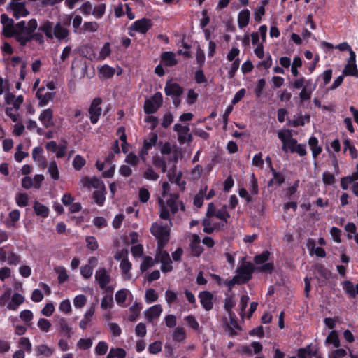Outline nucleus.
<instances>
[{
	"mask_svg": "<svg viewBox=\"0 0 358 358\" xmlns=\"http://www.w3.org/2000/svg\"><path fill=\"white\" fill-rule=\"evenodd\" d=\"M58 323L60 331L64 334L67 338H70L73 332L72 331V328L68 324L67 320L64 317H62L59 320Z\"/></svg>",
	"mask_w": 358,
	"mask_h": 358,
	"instance_id": "obj_27",
	"label": "nucleus"
},
{
	"mask_svg": "<svg viewBox=\"0 0 358 358\" xmlns=\"http://www.w3.org/2000/svg\"><path fill=\"white\" fill-rule=\"evenodd\" d=\"M95 280L101 289H105L110 282V276L106 268H99L96 271Z\"/></svg>",
	"mask_w": 358,
	"mask_h": 358,
	"instance_id": "obj_11",
	"label": "nucleus"
},
{
	"mask_svg": "<svg viewBox=\"0 0 358 358\" xmlns=\"http://www.w3.org/2000/svg\"><path fill=\"white\" fill-rule=\"evenodd\" d=\"M161 63L165 66L171 67L178 64L174 52L171 51L163 52L160 56Z\"/></svg>",
	"mask_w": 358,
	"mask_h": 358,
	"instance_id": "obj_14",
	"label": "nucleus"
},
{
	"mask_svg": "<svg viewBox=\"0 0 358 358\" xmlns=\"http://www.w3.org/2000/svg\"><path fill=\"white\" fill-rule=\"evenodd\" d=\"M53 23L49 20H46L38 27V30L45 35L49 39H53Z\"/></svg>",
	"mask_w": 358,
	"mask_h": 358,
	"instance_id": "obj_22",
	"label": "nucleus"
},
{
	"mask_svg": "<svg viewBox=\"0 0 358 358\" xmlns=\"http://www.w3.org/2000/svg\"><path fill=\"white\" fill-rule=\"evenodd\" d=\"M164 248H160L159 245H157L155 261L160 262L162 264H172L169 252L164 250Z\"/></svg>",
	"mask_w": 358,
	"mask_h": 358,
	"instance_id": "obj_17",
	"label": "nucleus"
},
{
	"mask_svg": "<svg viewBox=\"0 0 358 358\" xmlns=\"http://www.w3.org/2000/svg\"><path fill=\"white\" fill-rule=\"evenodd\" d=\"M249 190L252 194L257 195L259 193L258 182L254 173L251 176V180L249 185Z\"/></svg>",
	"mask_w": 358,
	"mask_h": 358,
	"instance_id": "obj_58",
	"label": "nucleus"
},
{
	"mask_svg": "<svg viewBox=\"0 0 358 358\" xmlns=\"http://www.w3.org/2000/svg\"><path fill=\"white\" fill-rule=\"evenodd\" d=\"M145 298L146 303H152L157 300L158 294L154 289L150 288L146 291Z\"/></svg>",
	"mask_w": 358,
	"mask_h": 358,
	"instance_id": "obj_56",
	"label": "nucleus"
},
{
	"mask_svg": "<svg viewBox=\"0 0 358 358\" xmlns=\"http://www.w3.org/2000/svg\"><path fill=\"white\" fill-rule=\"evenodd\" d=\"M43 150L41 147L38 146L33 149L32 157L34 161L41 162L45 166L46 165L45 159L42 156Z\"/></svg>",
	"mask_w": 358,
	"mask_h": 358,
	"instance_id": "obj_40",
	"label": "nucleus"
},
{
	"mask_svg": "<svg viewBox=\"0 0 358 358\" xmlns=\"http://www.w3.org/2000/svg\"><path fill=\"white\" fill-rule=\"evenodd\" d=\"M308 144L312 150L313 157L317 158L322 150V148L318 145V139L315 136H311L308 140Z\"/></svg>",
	"mask_w": 358,
	"mask_h": 358,
	"instance_id": "obj_24",
	"label": "nucleus"
},
{
	"mask_svg": "<svg viewBox=\"0 0 358 358\" xmlns=\"http://www.w3.org/2000/svg\"><path fill=\"white\" fill-rule=\"evenodd\" d=\"M165 299L169 306L178 302L177 294L171 289L165 292Z\"/></svg>",
	"mask_w": 358,
	"mask_h": 358,
	"instance_id": "obj_49",
	"label": "nucleus"
},
{
	"mask_svg": "<svg viewBox=\"0 0 358 358\" xmlns=\"http://www.w3.org/2000/svg\"><path fill=\"white\" fill-rule=\"evenodd\" d=\"M235 301L232 296H227L224 300V308L231 316L232 308L235 306Z\"/></svg>",
	"mask_w": 358,
	"mask_h": 358,
	"instance_id": "obj_60",
	"label": "nucleus"
},
{
	"mask_svg": "<svg viewBox=\"0 0 358 358\" xmlns=\"http://www.w3.org/2000/svg\"><path fill=\"white\" fill-rule=\"evenodd\" d=\"M99 29V24L96 22H85L81 27L82 34L86 31L95 32Z\"/></svg>",
	"mask_w": 358,
	"mask_h": 358,
	"instance_id": "obj_43",
	"label": "nucleus"
},
{
	"mask_svg": "<svg viewBox=\"0 0 358 358\" xmlns=\"http://www.w3.org/2000/svg\"><path fill=\"white\" fill-rule=\"evenodd\" d=\"M34 213L37 216L46 218L49 215V208L38 201H35L33 206Z\"/></svg>",
	"mask_w": 358,
	"mask_h": 358,
	"instance_id": "obj_23",
	"label": "nucleus"
},
{
	"mask_svg": "<svg viewBox=\"0 0 358 358\" xmlns=\"http://www.w3.org/2000/svg\"><path fill=\"white\" fill-rule=\"evenodd\" d=\"M29 197L26 193H17L15 196V201L18 206L22 208L28 205Z\"/></svg>",
	"mask_w": 358,
	"mask_h": 358,
	"instance_id": "obj_48",
	"label": "nucleus"
},
{
	"mask_svg": "<svg viewBox=\"0 0 358 358\" xmlns=\"http://www.w3.org/2000/svg\"><path fill=\"white\" fill-rule=\"evenodd\" d=\"M6 261L9 265L16 266L20 262L21 257L15 252L11 251L8 253Z\"/></svg>",
	"mask_w": 358,
	"mask_h": 358,
	"instance_id": "obj_51",
	"label": "nucleus"
},
{
	"mask_svg": "<svg viewBox=\"0 0 358 358\" xmlns=\"http://www.w3.org/2000/svg\"><path fill=\"white\" fill-rule=\"evenodd\" d=\"M250 13L248 9H244L238 15V24L240 29L248 26L250 21Z\"/></svg>",
	"mask_w": 358,
	"mask_h": 358,
	"instance_id": "obj_21",
	"label": "nucleus"
},
{
	"mask_svg": "<svg viewBox=\"0 0 358 358\" xmlns=\"http://www.w3.org/2000/svg\"><path fill=\"white\" fill-rule=\"evenodd\" d=\"M95 310L94 307H90L84 315V318L80 320L79 326L81 329H85L89 324V322L92 320V318L94 314Z\"/></svg>",
	"mask_w": 358,
	"mask_h": 358,
	"instance_id": "obj_31",
	"label": "nucleus"
},
{
	"mask_svg": "<svg viewBox=\"0 0 358 358\" xmlns=\"http://www.w3.org/2000/svg\"><path fill=\"white\" fill-rule=\"evenodd\" d=\"M83 183L85 187H93L95 189H104L106 188L103 182L96 177H94L90 178L89 177H85L83 179Z\"/></svg>",
	"mask_w": 358,
	"mask_h": 358,
	"instance_id": "obj_16",
	"label": "nucleus"
},
{
	"mask_svg": "<svg viewBox=\"0 0 358 358\" xmlns=\"http://www.w3.org/2000/svg\"><path fill=\"white\" fill-rule=\"evenodd\" d=\"M162 343L159 341L150 343L148 346V351L150 354H157L162 351Z\"/></svg>",
	"mask_w": 358,
	"mask_h": 358,
	"instance_id": "obj_59",
	"label": "nucleus"
},
{
	"mask_svg": "<svg viewBox=\"0 0 358 358\" xmlns=\"http://www.w3.org/2000/svg\"><path fill=\"white\" fill-rule=\"evenodd\" d=\"M173 129L177 132L178 140L180 144H184L192 141V135L189 134V127L180 124H176Z\"/></svg>",
	"mask_w": 358,
	"mask_h": 358,
	"instance_id": "obj_7",
	"label": "nucleus"
},
{
	"mask_svg": "<svg viewBox=\"0 0 358 358\" xmlns=\"http://www.w3.org/2000/svg\"><path fill=\"white\" fill-rule=\"evenodd\" d=\"M152 27V20L150 19L143 17L136 20L133 24H131L129 27V30L145 34Z\"/></svg>",
	"mask_w": 358,
	"mask_h": 358,
	"instance_id": "obj_8",
	"label": "nucleus"
},
{
	"mask_svg": "<svg viewBox=\"0 0 358 358\" xmlns=\"http://www.w3.org/2000/svg\"><path fill=\"white\" fill-rule=\"evenodd\" d=\"M45 91L44 87H41L38 88L36 93V97L38 99V106L39 107H44L47 106L50 101H52L54 99L55 92H45L43 93Z\"/></svg>",
	"mask_w": 358,
	"mask_h": 358,
	"instance_id": "obj_10",
	"label": "nucleus"
},
{
	"mask_svg": "<svg viewBox=\"0 0 358 358\" xmlns=\"http://www.w3.org/2000/svg\"><path fill=\"white\" fill-rule=\"evenodd\" d=\"M131 266L132 264L129 262L128 258H123V259H122L120 264V268L122 271V274L126 275L125 278L127 280H129L131 277V275L129 273L130 270L131 269Z\"/></svg>",
	"mask_w": 358,
	"mask_h": 358,
	"instance_id": "obj_29",
	"label": "nucleus"
},
{
	"mask_svg": "<svg viewBox=\"0 0 358 358\" xmlns=\"http://www.w3.org/2000/svg\"><path fill=\"white\" fill-rule=\"evenodd\" d=\"M186 336V333L182 327H177L175 329L173 333V340L176 342L182 341Z\"/></svg>",
	"mask_w": 358,
	"mask_h": 358,
	"instance_id": "obj_44",
	"label": "nucleus"
},
{
	"mask_svg": "<svg viewBox=\"0 0 358 358\" xmlns=\"http://www.w3.org/2000/svg\"><path fill=\"white\" fill-rule=\"evenodd\" d=\"M178 194H171L170 197L166 200V204L169 207L171 213L173 215L178 211Z\"/></svg>",
	"mask_w": 358,
	"mask_h": 358,
	"instance_id": "obj_26",
	"label": "nucleus"
},
{
	"mask_svg": "<svg viewBox=\"0 0 358 358\" xmlns=\"http://www.w3.org/2000/svg\"><path fill=\"white\" fill-rule=\"evenodd\" d=\"M153 264L154 262L152 258L150 256H146L141 264L140 269L142 273L145 272L148 268L152 267Z\"/></svg>",
	"mask_w": 358,
	"mask_h": 358,
	"instance_id": "obj_55",
	"label": "nucleus"
},
{
	"mask_svg": "<svg viewBox=\"0 0 358 358\" xmlns=\"http://www.w3.org/2000/svg\"><path fill=\"white\" fill-rule=\"evenodd\" d=\"M48 173H50L51 178L54 180H57L59 178V173L57 167V164L55 161L50 162L48 166Z\"/></svg>",
	"mask_w": 358,
	"mask_h": 358,
	"instance_id": "obj_42",
	"label": "nucleus"
},
{
	"mask_svg": "<svg viewBox=\"0 0 358 358\" xmlns=\"http://www.w3.org/2000/svg\"><path fill=\"white\" fill-rule=\"evenodd\" d=\"M163 103L162 94L161 92H156L151 99H146L144 102L143 110L145 113L152 115L155 113L162 106Z\"/></svg>",
	"mask_w": 358,
	"mask_h": 358,
	"instance_id": "obj_3",
	"label": "nucleus"
},
{
	"mask_svg": "<svg viewBox=\"0 0 358 358\" xmlns=\"http://www.w3.org/2000/svg\"><path fill=\"white\" fill-rule=\"evenodd\" d=\"M343 289L351 297L354 298L356 296V292L354 285L352 282L346 280L343 282Z\"/></svg>",
	"mask_w": 358,
	"mask_h": 358,
	"instance_id": "obj_63",
	"label": "nucleus"
},
{
	"mask_svg": "<svg viewBox=\"0 0 358 358\" xmlns=\"http://www.w3.org/2000/svg\"><path fill=\"white\" fill-rule=\"evenodd\" d=\"M102 103V99L100 97L94 98L88 108L90 120L92 124H95L98 122L102 113V108L100 105Z\"/></svg>",
	"mask_w": 358,
	"mask_h": 358,
	"instance_id": "obj_5",
	"label": "nucleus"
},
{
	"mask_svg": "<svg viewBox=\"0 0 358 358\" xmlns=\"http://www.w3.org/2000/svg\"><path fill=\"white\" fill-rule=\"evenodd\" d=\"M206 57L204 51L198 45L196 52V62L200 68H202L205 64Z\"/></svg>",
	"mask_w": 358,
	"mask_h": 358,
	"instance_id": "obj_52",
	"label": "nucleus"
},
{
	"mask_svg": "<svg viewBox=\"0 0 358 358\" xmlns=\"http://www.w3.org/2000/svg\"><path fill=\"white\" fill-rule=\"evenodd\" d=\"M127 352L122 348H111L106 358H125Z\"/></svg>",
	"mask_w": 358,
	"mask_h": 358,
	"instance_id": "obj_33",
	"label": "nucleus"
},
{
	"mask_svg": "<svg viewBox=\"0 0 358 358\" xmlns=\"http://www.w3.org/2000/svg\"><path fill=\"white\" fill-rule=\"evenodd\" d=\"M93 342L91 338H80L77 343V347L83 350L90 349L92 346Z\"/></svg>",
	"mask_w": 358,
	"mask_h": 358,
	"instance_id": "obj_53",
	"label": "nucleus"
},
{
	"mask_svg": "<svg viewBox=\"0 0 358 358\" xmlns=\"http://www.w3.org/2000/svg\"><path fill=\"white\" fill-rule=\"evenodd\" d=\"M164 93L166 96H180L183 93V88L177 83L168 80L165 85Z\"/></svg>",
	"mask_w": 358,
	"mask_h": 358,
	"instance_id": "obj_9",
	"label": "nucleus"
},
{
	"mask_svg": "<svg viewBox=\"0 0 358 358\" xmlns=\"http://www.w3.org/2000/svg\"><path fill=\"white\" fill-rule=\"evenodd\" d=\"M36 351L38 355H45L46 357H50L54 352L52 348L45 344L36 346Z\"/></svg>",
	"mask_w": 358,
	"mask_h": 358,
	"instance_id": "obj_37",
	"label": "nucleus"
},
{
	"mask_svg": "<svg viewBox=\"0 0 358 358\" xmlns=\"http://www.w3.org/2000/svg\"><path fill=\"white\" fill-rule=\"evenodd\" d=\"M2 34L6 38H15L17 41V23L3 27Z\"/></svg>",
	"mask_w": 358,
	"mask_h": 358,
	"instance_id": "obj_25",
	"label": "nucleus"
},
{
	"mask_svg": "<svg viewBox=\"0 0 358 358\" xmlns=\"http://www.w3.org/2000/svg\"><path fill=\"white\" fill-rule=\"evenodd\" d=\"M157 141V135L154 134L149 141L145 140L143 142V148L141 150V155L143 156L148 155V150L154 146Z\"/></svg>",
	"mask_w": 358,
	"mask_h": 358,
	"instance_id": "obj_28",
	"label": "nucleus"
},
{
	"mask_svg": "<svg viewBox=\"0 0 358 358\" xmlns=\"http://www.w3.org/2000/svg\"><path fill=\"white\" fill-rule=\"evenodd\" d=\"M152 164L157 169H160L162 173L166 171V162L163 157L155 156L152 158Z\"/></svg>",
	"mask_w": 358,
	"mask_h": 358,
	"instance_id": "obj_36",
	"label": "nucleus"
},
{
	"mask_svg": "<svg viewBox=\"0 0 358 358\" xmlns=\"http://www.w3.org/2000/svg\"><path fill=\"white\" fill-rule=\"evenodd\" d=\"M315 88H316L315 83H314L313 87H303L302 88L301 92L299 93V99H300L301 102L310 100L311 98V96H312V93L315 90Z\"/></svg>",
	"mask_w": 358,
	"mask_h": 358,
	"instance_id": "obj_32",
	"label": "nucleus"
},
{
	"mask_svg": "<svg viewBox=\"0 0 358 358\" xmlns=\"http://www.w3.org/2000/svg\"><path fill=\"white\" fill-rule=\"evenodd\" d=\"M326 342L332 343L334 347L338 348L340 346V341L337 333L335 331H332L327 337Z\"/></svg>",
	"mask_w": 358,
	"mask_h": 358,
	"instance_id": "obj_54",
	"label": "nucleus"
},
{
	"mask_svg": "<svg viewBox=\"0 0 358 358\" xmlns=\"http://www.w3.org/2000/svg\"><path fill=\"white\" fill-rule=\"evenodd\" d=\"M7 10L12 11L13 15L16 20L20 17H25L29 15V11L26 8L25 2H10L8 5Z\"/></svg>",
	"mask_w": 358,
	"mask_h": 358,
	"instance_id": "obj_6",
	"label": "nucleus"
},
{
	"mask_svg": "<svg viewBox=\"0 0 358 358\" xmlns=\"http://www.w3.org/2000/svg\"><path fill=\"white\" fill-rule=\"evenodd\" d=\"M128 293L130 292L127 289H122L116 292L115 301L119 306H122L124 305V302L126 301Z\"/></svg>",
	"mask_w": 358,
	"mask_h": 358,
	"instance_id": "obj_38",
	"label": "nucleus"
},
{
	"mask_svg": "<svg viewBox=\"0 0 358 358\" xmlns=\"http://www.w3.org/2000/svg\"><path fill=\"white\" fill-rule=\"evenodd\" d=\"M162 313L161 305H154L150 307L145 312V316L148 322H152L153 320L158 318Z\"/></svg>",
	"mask_w": 358,
	"mask_h": 358,
	"instance_id": "obj_15",
	"label": "nucleus"
},
{
	"mask_svg": "<svg viewBox=\"0 0 358 358\" xmlns=\"http://www.w3.org/2000/svg\"><path fill=\"white\" fill-rule=\"evenodd\" d=\"M24 301V297L19 293H14L11 301L8 303L7 308L11 310H16L20 305Z\"/></svg>",
	"mask_w": 358,
	"mask_h": 358,
	"instance_id": "obj_20",
	"label": "nucleus"
},
{
	"mask_svg": "<svg viewBox=\"0 0 358 358\" xmlns=\"http://www.w3.org/2000/svg\"><path fill=\"white\" fill-rule=\"evenodd\" d=\"M316 271L318 275L324 280H329L331 277V273L323 265L316 266Z\"/></svg>",
	"mask_w": 358,
	"mask_h": 358,
	"instance_id": "obj_45",
	"label": "nucleus"
},
{
	"mask_svg": "<svg viewBox=\"0 0 358 358\" xmlns=\"http://www.w3.org/2000/svg\"><path fill=\"white\" fill-rule=\"evenodd\" d=\"M255 267L250 262H247L245 257L241 259V264L236 269V275L242 280L243 284H246L252 278Z\"/></svg>",
	"mask_w": 358,
	"mask_h": 358,
	"instance_id": "obj_2",
	"label": "nucleus"
},
{
	"mask_svg": "<svg viewBox=\"0 0 358 358\" xmlns=\"http://www.w3.org/2000/svg\"><path fill=\"white\" fill-rule=\"evenodd\" d=\"M85 242L87 243V248L92 251L96 250L99 248L96 238L93 236H87Z\"/></svg>",
	"mask_w": 358,
	"mask_h": 358,
	"instance_id": "obj_57",
	"label": "nucleus"
},
{
	"mask_svg": "<svg viewBox=\"0 0 358 358\" xmlns=\"http://www.w3.org/2000/svg\"><path fill=\"white\" fill-rule=\"evenodd\" d=\"M265 85H266V81L264 78H261L257 81V84L254 90L255 94L257 98H259L262 96V93H263V90L265 87Z\"/></svg>",
	"mask_w": 358,
	"mask_h": 358,
	"instance_id": "obj_64",
	"label": "nucleus"
},
{
	"mask_svg": "<svg viewBox=\"0 0 358 358\" xmlns=\"http://www.w3.org/2000/svg\"><path fill=\"white\" fill-rule=\"evenodd\" d=\"M37 325L38 328L44 332H48L52 326L50 322L45 318H40Z\"/></svg>",
	"mask_w": 358,
	"mask_h": 358,
	"instance_id": "obj_62",
	"label": "nucleus"
},
{
	"mask_svg": "<svg viewBox=\"0 0 358 358\" xmlns=\"http://www.w3.org/2000/svg\"><path fill=\"white\" fill-rule=\"evenodd\" d=\"M268 0H263L262 1V6H257L255 9L254 13V19L257 22H260L262 20V16L265 14V8L264 6L268 4Z\"/></svg>",
	"mask_w": 358,
	"mask_h": 358,
	"instance_id": "obj_34",
	"label": "nucleus"
},
{
	"mask_svg": "<svg viewBox=\"0 0 358 358\" xmlns=\"http://www.w3.org/2000/svg\"><path fill=\"white\" fill-rule=\"evenodd\" d=\"M343 76L358 77V69L356 64H347L343 71Z\"/></svg>",
	"mask_w": 358,
	"mask_h": 358,
	"instance_id": "obj_39",
	"label": "nucleus"
},
{
	"mask_svg": "<svg viewBox=\"0 0 358 358\" xmlns=\"http://www.w3.org/2000/svg\"><path fill=\"white\" fill-rule=\"evenodd\" d=\"M201 306L206 310H210L213 307V294L209 291L201 292L199 294Z\"/></svg>",
	"mask_w": 358,
	"mask_h": 358,
	"instance_id": "obj_12",
	"label": "nucleus"
},
{
	"mask_svg": "<svg viewBox=\"0 0 358 358\" xmlns=\"http://www.w3.org/2000/svg\"><path fill=\"white\" fill-rule=\"evenodd\" d=\"M17 42H18L21 46L24 47L27 44V43L32 41V34H34V31L26 28V22L24 20H22L17 23Z\"/></svg>",
	"mask_w": 358,
	"mask_h": 358,
	"instance_id": "obj_4",
	"label": "nucleus"
},
{
	"mask_svg": "<svg viewBox=\"0 0 358 358\" xmlns=\"http://www.w3.org/2000/svg\"><path fill=\"white\" fill-rule=\"evenodd\" d=\"M39 120L45 128H49L54 125L53 110L51 108L43 110L39 115Z\"/></svg>",
	"mask_w": 358,
	"mask_h": 358,
	"instance_id": "obj_13",
	"label": "nucleus"
},
{
	"mask_svg": "<svg viewBox=\"0 0 358 358\" xmlns=\"http://www.w3.org/2000/svg\"><path fill=\"white\" fill-rule=\"evenodd\" d=\"M169 178L171 182H175L180 187L181 190L185 189L186 182L185 181H182V173L180 172L177 175H175L174 173L169 174Z\"/></svg>",
	"mask_w": 358,
	"mask_h": 358,
	"instance_id": "obj_41",
	"label": "nucleus"
},
{
	"mask_svg": "<svg viewBox=\"0 0 358 358\" xmlns=\"http://www.w3.org/2000/svg\"><path fill=\"white\" fill-rule=\"evenodd\" d=\"M271 172L273 175V178L271 179L268 182V186L271 187L273 184L280 186L285 181V176L280 172L277 171L273 166H271Z\"/></svg>",
	"mask_w": 358,
	"mask_h": 358,
	"instance_id": "obj_19",
	"label": "nucleus"
},
{
	"mask_svg": "<svg viewBox=\"0 0 358 358\" xmlns=\"http://www.w3.org/2000/svg\"><path fill=\"white\" fill-rule=\"evenodd\" d=\"M159 203L160 206L159 217L165 220H170V214L169 210L167 207L164 205V201L162 199H160L159 201Z\"/></svg>",
	"mask_w": 358,
	"mask_h": 358,
	"instance_id": "obj_61",
	"label": "nucleus"
},
{
	"mask_svg": "<svg viewBox=\"0 0 358 358\" xmlns=\"http://www.w3.org/2000/svg\"><path fill=\"white\" fill-rule=\"evenodd\" d=\"M106 194V188L104 189H97L93 192L92 198H93L94 201H95V203L98 206H103L105 200H106V196H105Z\"/></svg>",
	"mask_w": 358,
	"mask_h": 358,
	"instance_id": "obj_30",
	"label": "nucleus"
},
{
	"mask_svg": "<svg viewBox=\"0 0 358 358\" xmlns=\"http://www.w3.org/2000/svg\"><path fill=\"white\" fill-rule=\"evenodd\" d=\"M289 134H292L291 130L289 129L281 130L278 133V136L282 143V149L285 152H287L286 145H287V141L290 139V137L289 136Z\"/></svg>",
	"mask_w": 358,
	"mask_h": 358,
	"instance_id": "obj_35",
	"label": "nucleus"
},
{
	"mask_svg": "<svg viewBox=\"0 0 358 358\" xmlns=\"http://www.w3.org/2000/svg\"><path fill=\"white\" fill-rule=\"evenodd\" d=\"M108 350V345L106 341H99L95 347V354L99 356L104 355Z\"/></svg>",
	"mask_w": 358,
	"mask_h": 358,
	"instance_id": "obj_50",
	"label": "nucleus"
},
{
	"mask_svg": "<svg viewBox=\"0 0 358 358\" xmlns=\"http://www.w3.org/2000/svg\"><path fill=\"white\" fill-rule=\"evenodd\" d=\"M115 69L110 66L105 64L99 69V73L105 78H110L115 74Z\"/></svg>",
	"mask_w": 358,
	"mask_h": 358,
	"instance_id": "obj_46",
	"label": "nucleus"
},
{
	"mask_svg": "<svg viewBox=\"0 0 358 358\" xmlns=\"http://www.w3.org/2000/svg\"><path fill=\"white\" fill-rule=\"evenodd\" d=\"M53 38L55 37L59 41L64 40L69 35V31L64 27L61 22H57L53 29Z\"/></svg>",
	"mask_w": 358,
	"mask_h": 358,
	"instance_id": "obj_18",
	"label": "nucleus"
},
{
	"mask_svg": "<svg viewBox=\"0 0 358 358\" xmlns=\"http://www.w3.org/2000/svg\"><path fill=\"white\" fill-rule=\"evenodd\" d=\"M150 232L157 239V245H159L160 248H165L170 240V227L167 224L162 225L154 222L151 225Z\"/></svg>",
	"mask_w": 358,
	"mask_h": 358,
	"instance_id": "obj_1",
	"label": "nucleus"
},
{
	"mask_svg": "<svg viewBox=\"0 0 358 358\" xmlns=\"http://www.w3.org/2000/svg\"><path fill=\"white\" fill-rule=\"evenodd\" d=\"M268 250L263 251L261 254L257 255L254 257V262L256 264H262L267 262L270 257Z\"/></svg>",
	"mask_w": 358,
	"mask_h": 358,
	"instance_id": "obj_47",
	"label": "nucleus"
}]
</instances>
